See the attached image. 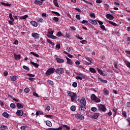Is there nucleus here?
Instances as JSON below:
<instances>
[{"label": "nucleus", "instance_id": "obj_1", "mask_svg": "<svg viewBox=\"0 0 130 130\" xmlns=\"http://www.w3.org/2000/svg\"><path fill=\"white\" fill-rule=\"evenodd\" d=\"M86 108H87V106H86V99L82 98L80 101L79 110H80V111H85Z\"/></svg>", "mask_w": 130, "mask_h": 130}, {"label": "nucleus", "instance_id": "obj_2", "mask_svg": "<svg viewBox=\"0 0 130 130\" xmlns=\"http://www.w3.org/2000/svg\"><path fill=\"white\" fill-rule=\"evenodd\" d=\"M67 94H68V95L71 97V101L72 102H74V101H75V100H76V99H77V93H75V92H73L71 91H67Z\"/></svg>", "mask_w": 130, "mask_h": 130}, {"label": "nucleus", "instance_id": "obj_3", "mask_svg": "<svg viewBox=\"0 0 130 130\" xmlns=\"http://www.w3.org/2000/svg\"><path fill=\"white\" fill-rule=\"evenodd\" d=\"M54 73H55V69L53 68H50L46 71L45 75L47 77H49L50 75H52V74H54Z\"/></svg>", "mask_w": 130, "mask_h": 130}, {"label": "nucleus", "instance_id": "obj_4", "mask_svg": "<svg viewBox=\"0 0 130 130\" xmlns=\"http://www.w3.org/2000/svg\"><path fill=\"white\" fill-rule=\"evenodd\" d=\"M90 99L92 101H94V102H95L96 103H99L101 102L100 99L97 97L96 95H95V94H92L91 95Z\"/></svg>", "mask_w": 130, "mask_h": 130}, {"label": "nucleus", "instance_id": "obj_5", "mask_svg": "<svg viewBox=\"0 0 130 130\" xmlns=\"http://www.w3.org/2000/svg\"><path fill=\"white\" fill-rule=\"evenodd\" d=\"M55 73L58 75H62V74L64 73V71L63 70V68H57L56 70H55Z\"/></svg>", "mask_w": 130, "mask_h": 130}, {"label": "nucleus", "instance_id": "obj_6", "mask_svg": "<svg viewBox=\"0 0 130 130\" xmlns=\"http://www.w3.org/2000/svg\"><path fill=\"white\" fill-rule=\"evenodd\" d=\"M98 107H99V110H100V111H103V112H105V111H106L107 110L106 108L105 107V106L102 104L99 105Z\"/></svg>", "mask_w": 130, "mask_h": 130}, {"label": "nucleus", "instance_id": "obj_7", "mask_svg": "<svg viewBox=\"0 0 130 130\" xmlns=\"http://www.w3.org/2000/svg\"><path fill=\"white\" fill-rule=\"evenodd\" d=\"M96 70H97L98 73L100 74V75H101L102 76H107V72H106V71H102V70H100L98 68H96Z\"/></svg>", "mask_w": 130, "mask_h": 130}, {"label": "nucleus", "instance_id": "obj_8", "mask_svg": "<svg viewBox=\"0 0 130 130\" xmlns=\"http://www.w3.org/2000/svg\"><path fill=\"white\" fill-rule=\"evenodd\" d=\"M31 36L35 39H39V38H40V35H39L37 32H32L31 34Z\"/></svg>", "mask_w": 130, "mask_h": 130}, {"label": "nucleus", "instance_id": "obj_9", "mask_svg": "<svg viewBox=\"0 0 130 130\" xmlns=\"http://www.w3.org/2000/svg\"><path fill=\"white\" fill-rule=\"evenodd\" d=\"M75 117L77 119H80L81 120H83V119H85V117H84V116H83L81 114H76L75 115Z\"/></svg>", "mask_w": 130, "mask_h": 130}, {"label": "nucleus", "instance_id": "obj_10", "mask_svg": "<svg viewBox=\"0 0 130 130\" xmlns=\"http://www.w3.org/2000/svg\"><path fill=\"white\" fill-rule=\"evenodd\" d=\"M16 115L17 116H23L24 115V112L22 110H18L16 112Z\"/></svg>", "mask_w": 130, "mask_h": 130}, {"label": "nucleus", "instance_id": "obj_11", "mask_svg": "<svg viewBox=\"0 0 130 130\" xmlns=\"http://www.w3.org/2000/svg\"><path fill=\"white\" fill-rule=\"evenodd\" d=\"M107 19H108V20H113L114 19V16L112 15L111 14H108L106 16Z\"/></svg>", "mask_w": 130, "mask_h": 130}, {"label": "nucleus", "instance_id": "obj_12", "mask_svg": "<svg viewBox=\"0 0 130 130\" xmlns=\"http://www.w3.org/2000/svg\"><path fill=\"white\" fill-rule=\"evenodd\" d=\"M103 93L105 96H109V92L106 88H104L103 90Z\"/></svg>", "mask_w": 130, "mask_h": 130}, {"label": "nucleus", "instance_id": "obj_13", "mask_svg": "<svg viewBox=\"0 0 130 130\" xmlns=\"http://www.w3.org/2000/svg\"><path fill=\"white\" fill-rule=\"evenodd\" d=\"M57 62H58V63H63V62H64V59H60L59 58L56 57L55 58Z\"/></svg>", "mask_w": 130, "mask_h": 130}, {"label": "nucleus", "instance_id": "obj_14", "mask_svg": "<svg viewBox=\"0 0 130 130\" xmlns=\"http://www.w3.org/2000/svg\"><path fill=\"white\" fill-rule=\"evenodd\" d=\"M66 59H67V63L68 64H70V66L73 65V61H72V59H70L67 56L66 57Z\"/></svg>", "mask_w": 130, "mask_h": 130}, {"label": "nucleus", "instance_id": "obj_15", "mask_svg": "<svg viewBox=\"0 0 130 130\" xmlns=\"http://www.w3.org/2000/svg\"><path fill=\"white\" fill-rule=\"evenodd\" d=\"M98 80L100 82H102V83H103L104 84H107V80L102 79V78L99 77L98 78Z\"/></svg>", "mask_w": 130, "mask_h": 130}, {"label": "nucleus", "instance_id": "obj_16", "mask_svg": "<svg viewBox=\"0 0 130 130\" xmlns=\"http://www.w3.org/2000/svg\"><path fill=\"white\" fill-rule=\"evenodd\" d=\"M30 24L33 26L34 27H37L38 26V23L36 22V21H30Z\"/></svg>", "mask_w": 130, "mask_h": 130}, {"label": "nucleus", "instance_id": "obj_17", "mask_svg": "<svg viewBox=\"0 0 130 130\" xmlns=\"http://www.w3.org/2000/svg\"><path fill=\"white\" fill-rule=\"evenodd\" d=\"M46 125H47V126H49V127H51V126H52V123L49 120L46 121Z\"/></svg>", "mask_w": 130, "mask_h": 130}, {"label": "nucleus", "instance_id": "obj_18", "mask_svg": "<svg viewBox=\"0 0 130 130\" xmlns=\"http://www.w3.org/2000/svg\"><path fill=\"white\" fill-rule=\"evenodd\" d=\"M35 4H36V5H39L40 6H41V5L43 4V2L39 0H36L35 1Z\"/></svg>", "mask_w": 130, "mask_h": 130}, {"label": "nucleus", "instance_id": "obj_19", "mask_svg": "<svg viewBox=\"0 0 130 130\" xmlns=\"http://www.w3.org/2000/svg\"><path fill=\"white\" fill-rule=\"evenodd\" d=\"M98 116H99V114L95 113L92 116V118H94V119H97V118H98Z\"/></svg>", "mask_w": 130, "mask_h": 130}, {"label": "nucleus", "instance_id": "obj_20", "mask_svg": "<svg viewBox=\"0 0 130 130\" xmlns=\"http://www.w3.org/2000/svg\"><path fill=\"white\" fill-rule=\"evenodd\" d=\"M89 23H91V24H93V25H97V21L95 20H89Z\"/></svg>", "mask_w": 130, "mask_h": 130}, {"label": "nucleus", "instance_id": "obj_21", "mask_svg": "<svg viewBox=\"0 0 130 130\" xmlns=\"http://www.w3.org/2000/svg\"><path fill=\"white\" fill-rule=\"evenodd\" d=\"M17 107L18 109H21L23 108V107H24V106H23L20 103H18L17 104Z\"/></svg>", "mask_w": 130, "mask_h": 130}, {"label": "nucleus", "instance_id": "obj_22", "mask_svg": "<svg viewBox=\"0 0 130 130\" xmlns=\"http://www.w3.org/2000/svg\"><path fill=\"white\" fill-rule=\"evenodd\" d=\"M14 57H15V59H16V60H19L21 58V55L14 54Z\"/></svg>", "mask_w": 130, "mask_h": 130}, {"label": "nucleus", "instance_id": "obj_23", "mask_svg": "<svg viewBox=\"0 0 130 130\" xmlns=\"http://www.w3.org/2000/svg\"><path fill=\"white\" fill-rule=\"evenodd\" d=\"M30 63L31 64H32V66H34L36 68H37V69H38L39 67V64H38V63H35L33 61H30Z\"/></svg>", "mask_w": 130, "mask_h": 130}, {"label": "nucleus", "instance_id": "obj_24", "mask_svg": "<svg viewBox=\"0 0 130 130\" xmlns=\"http://www.w3.org/2000/svg\"><path fill=\"white\" fill-rule=\"evenodd\" d=\"M1 5L5 6V7H11V4L9 3H6L5 2H1Z\"/></svg>", "mask_w": 130, "mask_h": 130}, {"label": "nucleus", "instance_id": "obj_25", "mask_svg": "<svg viewBox=\"0 0 130 130\" xmlns=\"http://www.w3.org/2000/svg\"><path fill=\"white\" fill-rule=\"evenodd\" d=\"M53 4L54 6H55V7H57V8H59V5H58V3L57 2V0H54Z\"/></svg>", "mask_w": 130, "mask_h": 130}, {"label": "nucleus", "instance_id": "obj_26", "mask_svg": "<svg viewBox=\"0 0 130 130\" xmlns=\"http://www.w3.org/2000/svg\"><path fill=\"white\" fill-rule=\"evenodd\" d=\"M1 129H2V130L8 129V126H7L5 125H1Z\"/></svg>", "mask_w": 130, "mask_h": 130}, {"label": "nucleus", "instance_id": "obj_27", "mask_svg": "<svg viewBox=\"0 0 130 130\" xmlns=\"http://www.w3.org/2000/svg\"><path fill=\"white\" fill-rule=\"evenodd\" d=\"M89 71L92 74H96V70H95V69H94L93 68H89Z\"/></svg>", "mask_w": 130, "mask_h": 130}, {"label": "nucleus", "instance_id": "obj_28", "mask_svg": "<svg viewBox=\"0 0 130 130\" xmlns=\"http://www.w3.org/2000/svg\"><path fill=\"white\" fill-rule=\"evenodd\" d=\"M2 115L4 116V117H6V118H8V117H9V114H8V113L6 112H4Z\"/></svg>", "mask_w": 130, "mask_h": 130}, {"label": "nucleus", "instance_id": "obj_29", "mask_svg": "<svg viewBox=\"0 0 130 130\" xmlns=\"http://www.w3.org/2000/svg\"><path fill=\"white\" fill-rule=\"evenodd\" d=\"M27 18H28V15H25L23 16H21L20 18V19H21V20H25V19H27Z\"/></svg>", "mask_w": 130, "mask_h": 130}, {"label": "nucleus", "instance_id": "obj_30", "mask_svg": "<svg viewBox=\"0 0 130 130\" xmlns=\"http://www.w3.org/2000/svg\"><path fill=\"white\" fill-rule=\"evenodd\" d=\"M109 24H110L111 25H112L113 26H118V25H117V24H116V23H114L110 20H109Z\"/></svg>", "mask_w": 130, "mask_h": 130}, {"label": "nucleus", "instance_id": "obj_31", "mask_svg": "<svg viewBox=\"0 0 130 130\" xmlns=\"http://www.w3.org/2000/svg\"><path fill=\"white\" fill-rule=\"evenodd\" d=\"M9 16L10 20L12 21V22H14V21H15V19H14V18H13V15L12 14V13H10L9 14Z\"/></svg>", "mask_w": 130, "mask_h": 130}, {"label": "nucleus", "instance_id": "obj_32", "mask_svg": "<svg viewBox=\"0 0 130 130\" xmlns=\"http://www.w3.org/2000/svg\"><path fill=\"white\" fill-rule=\"evenodd\" d=\"M63 127H64V129H67V130L71 129V128L70 127V126H69L67 125H63Z\"/></svg>", "mask_w": 130, "mask_h": 130}, {"label": "nucleus", "instance_id": "obj_33", "mask_svg": "<svg viewBox=\"0 0 130 130\" xmlns=\"http://www.w3.org/2000/svg\"><path fill=\"white\" fill-rule=\"evenodd\" d=\"M10 107L12 109H15V108H16V105H15V104H14V103H11L10 104Z\"/></svg>", "mask_w": 130, "mask_h": 130}, {"label": "nucleus", "instance_id": "obj_34", "mask_svg": "<svg viewBox=\"0 0 130 130\" xmlns=\"http://www.w3.org/2000/svg\"><path fill=\"white\" fill-rule=\"evenodd\" d=\"M53 21H54V22H58V21H59V19L58 17H54L53 18Z\"/></svg>", "mask_w": 130, "mask_h": 130}, {"label": "nucleus", "instance_id": "obj_35", "mask_svg": "<svg viewBox=\"0 0 130 130\" xmlns=\"http://www.w3.org/2000/svg\"><path fill=\"white\" fill-rule=\"evenodd\" d=\"M52 14H55L56 16H58V17H60V14L59 13L56 12V11H52Z\"/></svg>", "mask_w": 130, "mask_h": 130}, {"label": "nucleus", "instance_id": "obj_36", "mask_svg": "<svg viewBox=\"0 0 130 130\" xmlns=\"http://www.w3.org/2000/svg\"><path fill=\"white\" fill-rule=\"evenodd\" d=\"M22 68L23 69H24V70H25L26 71H30V69L29 68V67L26 66H23Z\"/></svg>", "mask_w": 130, "mask_h": 130}, {"label": "nucleus", "instance_id": "obj_37", "mask_svg": "<svg viewBox=\"0 0 130 130\" xmlns=\"http://www.w3.org/2000/svg\"><path fill=\"white\" fill-rule=\"evenodd\" d=\"M30 54H32V55H34V56H36V57H39V55L35 53L34 52H31Z\"/></svg>", "mask_w": 130, "mask_h": 130}, {"label": "nucleus", "instance_id": "obj_38", "mask_svg": "<svg viewBox=\"0 0 130 130\" xmlns=\"http://www.w3.org/2000/svg\"><path fill=\"white\" fill-rule=\"evenodd\" d=\"M72 86L73 87H74V88H77V87H78V83L76 82H73L72 84Z\"/></svg>", "mask_w": 130, "mask_h": 130}, {"label": "nucleus", "instance_id": "obj_39", "mask_svg": "<svg viewBox=\"0 0 130 130\" xmlns=\"http://www.w3.org/2000/svg\"><path fill=\"white\" fill-rule=\"evenodd\" d=\"M75 78H76V80H83V75H82V76H77Z\"/></svg>", "mask_w": 130, "mask_h": 130}, {"label": "nucleus", "instance_id": "obj_40", "mask_svg": "<svg viewBox=\"0 0 130 130\" xmlns=\"http://www.w3.org/2000/svg\"><path fill=\"white\" fill-rule=\"evenodd\" d=\"M47 42L49 43V44H51V45H54V43L52 42L50 40L47 39Z\"/></svg>", "mask_w": 130, "mask_h": 130}, {"label": "nucleus", "instance_id": "obj_41", "mask_svg": "<svg viewBox=\"0 0 130 130\" xmlns=\"http://www.w3.org/2000/svg\"><path fill=\"white\" fill-rule=\"evenodd\" d=\"M125 63L126 66H127V68H129V69H130V62H128V61H125Z\"/></svg>", "mask_w": 130, "mask_h": 130}, {"label": "nucleus", "instance_id": "obj_42", "mask_svg": "<svg viewBox=\"0 0 130 130\" xmlns=\"http://www.w3.org/2000/svg\"><path fill=\"white\" fill-rule=\"evenodd\" d=\"M71 111H76V106H71Z\"/></svg>", "mask_w": 130, "mask_h": 130}, {"label": "nucleus", "instance_id": "obj_43", "mask_svg": "<svg viewBox=\"0 0 130 130\" xmlns=\"http://www.w3.org/2000/svg\"><path fill=\"white\" fill-rule=\"evenodd\" d=\"M24 92L25 93H29V92H30V89H29L28 87H26L24 89Z\"/></svg>", "mask_w": 130, "mask_h": 130}, {"label": "nucleus", "instance_id": "obj_44", "mask_svg": "<svg viewBox=\"0 0 130 130\" xmlns=\"http://www.w3.org/2000/svg\"><path fill=\"white\" fill-rule=\"evenodd\" d=\"M56 35L58 37H61V36H63L62 34H61L60 32H57Z\"/></svg>", "mask_w": 130, "mask_h": 130}, {"label": "nucleus", "instance_id": "obj_45", "mask_svg": "<svg viewBox=\"0 0 130 130\" xmlns=\"http://www.w3.org/2000/svg\"><path fill=\"white\" fill-rule=\"evenodd\" d=\"M100 28H101L103 31H107V29H106L104 25H101Z\"/></svg>", "mask_w": 130, "mask_h": 130}, {"label": "nucleus", "instance_id": "obj_46", "mask_svg": "<svg viewBox=\"0 0 130 130\" xmlns=\"http://www.w3.org/2000/svg\"><path fill=\"white\" fill-rule=\"evenodd\" d=\"M91 111H93V112H96L97 111V109L95 107H92L91 108Z\"/></svg>", "mask_w": 130, "mask_h": 130}, {"label": "nucleus", "instance_id": "obj_47", "mask_svg": "<svg viewBox=\"0 0 130 130\" xmlns=\"http://www.w3.org/2000/svg\"><path fill=\"white\" fill-rule=\"evenodd\" d=\"M90 16L91 18H96V16L95 15V13H90Z\"/></svg>", "mask_w": 130, "mask_h": 130}, {"label": "nucleus", "instance_id": "obj_48", "mask_svg": "<svg viewBox=\"0 0 130 130\" xmlns=\"http://www.w3.org/2000/svg\"><path fill=\"white\" fill-rule=\"evenodd\" d=\"M74 73L76 74V75H78V76H81V77H83V74L82 73H78V72H74Z\"/></svg>", "mask_w": 130, "mask_h": 130}, {"label": "nucleus", "instance_id": "obj_49", "mask_svg": "<svg viewBox=\"0 0 130 130\" xmlns=\"http://www.w3.org/2000/svg\"><path fill=\"white\" fill-rule=\"evenodd\" d=\"M27 76L28 77H32V78H34V77H35V75H33L31 73L27 74Z\"/></svg>", "mask_w": 130, "mask_h": 130}, {"label": "nucleus", "instance_id": "obj_50", "mask_svg": "<svg viewBox=\"0 0 130 130\" xmlns=\"http://www.w3.org/2000/svg\"><path fill=\"white\" fill-rule=\"evenodd\" d=\"M105 8L107 11L109 9V5L108 4H105Z\"/></svg>", "mask_w": 130, "mask_h": 130}, {"label": "nucleus", "instance_id": "obj_51", "mask_svg": "<svg viewBox=\"0 0 130 130\" xmlns=\"http://www.w3.org/2000/svg\"><path fill=\"white\" fill-rule=\"evenodd\" d=\"M114 67L115 69H116L117 70V69H118V68H117V62H114Z\"/></svg>", "mask_w": 130, "mask_h": 130}, {"label": "nucleus", "instance_id": "obj_52", "mask_svg": "<svg viewBox=\"0 0 130 130\" xmlns=\"http://www.w3.org/2000/svg\"><path fill=\"white\" fill-rule=\"evenodd\" d=\"M13 44H15V45H18V44H19V41H18V40H16L14 42Z\"/></svg>", "mask_w": 130, "mask_h": 130}, {"label": "nucleus", "instance_id": "obj_53", "mask_svg": "<svg viewBox=\"0 0 130 130\" xmlns=\"http://www.w3.org/2000/svg\"><path fill=\"white\" fill-rule=\"evenodd\" d=\"M45 116L48 118H51V117H53V116L51 115H45Z\"/></svg>", "mask_w": 130, "mask_h": 130}, {"label": "nucleus", "instance_id": "obj_54", "mask_svg": "<svg viewBox=\"0 0 130 130\" xmlns=\"http://www.w3.org/2000/svg\"><path fill=\"white\" fill-rule=\"evenodd\" d=\"M86 42H87L86 40H82L80 41V43H82V44H86Z\"/></svg>", "mask_w": 130, "mask_h": 130}, {"label": "nucleus", "instance_id": "obj_55", "mask_svg": "<svg viewBox=\"0 0 130 130\" xmlns=\"http://www.w3.org/2000/svg\"><path fill=\"white\" fill-rule=\"evenodd\" d=\"M33 95L35 96L36 97H39L38 94H37V93H36V92H33Z\"/></svg>", "mask_w": 130, "mask_h": 130}, {"label": "nucleus", "instance_id": "obj_56", "mask_svg": "<svg viewBox=\"0 0 130 130\" xmlns=\"http://www.w3.org/2000/svg\"><path fill=\"white\" fill-rule=\"evenodd\" d=\"M17 80V78L15 76H13L12 78H11V80L15 81Z\"/></svg>", "mask_w": 130, "mask_h": 130}, {"label": "nucleus", "instance_id": "obj_57", "mask_svg": "<svg viewBox=\"0 0 130 130\" xmlns=\"http://www.w3.org/2000/svg\"><path fill=\"white\" fill-rule=\"evenodd\" d=\"M20 129H22V130L26 129V126H21L20 127Z\"/></svg>", "mask_w": 130, "mask_h": 130}, {"label": "nucleus", "instance_id": "obj_58", "mask_svg": "<svg viewBox=\"0 0 130 130\" xmlns=\"http://www.w3.org/2000/svg\"><path fill=\"white\" fill-rule=\"evenodd\" d=\"M122 114L124 117H126V112L125 111H123L122 112Z\"/></svg>", "mask_w": 130, "mask_h": 130}, {"label": "nucleus", "instance_id": "obj_59", "mask_svg": "<svg viewBox=\"0 0 130 130\" xmlns=\"http://www.w3.org/2000/svg\"><path fill=\"white\" fill-rule=\"evenodd\" d=\"M48 83L50 85H51V86L53 84V82L51 80H49Z\"/></svg>", "mask_w": 130, "mask_h": 130}, {"label": "nucleus", "instance_id": "obj_60", "mask_svg": "<svg viewBox=\"0 0 130 130\" xmlns=\"http://www.w3.org/2000/svg\"><path fill=\"white\" fill-rule=\"evenodd\" d=\"M13 21L12 20H9L8 21L9 23L10 24V25H14V22H13Z\"/></svg>", "mask_w": 130, "mask_h": 130}, {"label": "nucleus", "instance_id": "obj_61", "mask_svg": "<svg viewBox=\"0 0 130 130\" xmlns=\"http://www.w3.org/2000/svg\"><path fill=\"white\" fill-rule=\"evenodd\" d=\"M76 19H77V20H81V18L80 17V15H76Z\"/></svg>", "mask_w": 130, "mask_h": 130}, {"label": "nucleus", "instance_id": "obj_62", "mask_svg": "<svg viewBox=\"0 0 130 130\" xmlns=\"http://www.w3.org/2000/svg\"><path fill=\"white\" fill-rule=\"evenodd\" d=\"M67 51H68V52H71V48L68 47L67 48Z\"/></svg>", "mask_w": 130, "mask_h": 130}, {"label": "nucleus", "instance_id": "obj_63", "mask_svg": "<svg viewBox=\"0 0 130 130\" xmlns=\"http://www.w3.org/2000/svg\"><path fill=\"white\" fill-rule=\"evenodd\" d=\"M62 129V126H60L58 128H55V130H61Z\"/></svg>", "mask_w": 130, "mask_h": 130}, {"label": "nucleus", "instance_id": "obj_64", "mask_svg": "<svg viewBox=\"0 0 130 130\" xmlns=\"http://www.w3.org/2000/svg\"><path fill=\"white\" fill-rule=\"evenodd\" d=\"M126 106H127V107H128V108H130V102H127L126 103Z\"/></svg>", "mask_w": 130, "mask_h": 130}]
</instances>
